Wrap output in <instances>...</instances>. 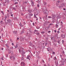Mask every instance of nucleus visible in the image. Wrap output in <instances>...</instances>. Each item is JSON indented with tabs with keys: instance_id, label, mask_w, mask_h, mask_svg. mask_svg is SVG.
<instances>
[{
	"instance_id": "f257e3e1",
	"label": "nucleus",
	"mask_w": 66,
	"mask_h": 66,
	"mask_svg": "<svg viewBox=\"0 0 66 66\" xmlns=\"http://www.w3.org/2000/svg\"><path fill=\"white\" fill-rule=\"evenodd\" d=\"M14 56L15 55L14 54L12 55L10 57V59L12 61H14L15 59Z\"/></svg>"
},
{
	"instance_id": "f03ea898",
	"label": "nucleus",
	"mask_w": 66,
	"mask_h": 66,
	"mask_svg": "<svg viewBox=\"0 0 66 66\" xmlns=\"http://www.w3.org/2000/svg\"><path fill=\"white\" fill-rule=\"evenodd\" d=\"M21 66H25L26 64L24 62H21Z\"/></svg>"
},
{
	"instance_id": "7ed1b4c3",
	"label": "nucleus",
	"mask_w": 66,
	"mask_h": 66,
	"mask_svg": "<svg viewBox=\"0 0 66 66\" xmlns=\"http://www.w3.org/2000/svg\"><path fill=\"white\" fill-rule=\"evenodd\" d=\"M36 14H35H35H34V16L35 17V18H37V17H36Z\"/></svg>"
},
{
	"instance_id": "20e7f679",
	"label": "nucleus",
	"mask_w": 66,
	"mask_h": 66,
	"mask_svg": "<svg viewBox=\"0 0 66 66\" xmlns=\"http://www.w3.org/2000/svg\"><path fill=\"white\" fill-rule=\"evenodd\" d=\"M31 3H32L31 4H32L31 5L32 6H33L34 4V2H33V1H32L31 2Z\"/></svg>"
},
{
	"instance_id": "39448f33",
	"label": "nucleus",
	"mask_w": 66,
	"mask_h": 66,
	"mask_svg": "<svg viewBox=\"0 0 66 66\" xmlns=\"http://www.w3.org/2000/svg\"><path fill=\"white\" fill-rule=\"evenodd\" d=\"M8 22L9 23H10L11 22V20H9L8 22H7V23H8Z\"/></svg>"
},
{
	"instance_id": "423d86ee",
	"label": "nucleus",
	"mask_w": 66,
	"mask_h": 66,
	"mask_svg": "<svg viewBox=\"0 0 66 66\" xmlns=\"http://www.w3.org/2000/svg\"><path fill=\"white\" fill-rule=\"evenodd\" d=\"M3 2L6 3V0H4L3 1Z\"/></svg>"
},
{
	"instance_id": "0eeeda50",
	"label": "nucleus",
	"mask_w": 66,
	"mask_h": 66,
	"mask_svg": "<svg viewBox=\"0 0 66 66\" xmlns=\"http://www.w3.org/2000/svg\"><path fill=\"white\" fill-rule=\"evenodd\" d=\"M1 12L2 13L3 15H4V12L3 11H1Z\"/></svg>"
},
{
	"instance_id": "6e6552de",
	"label": "nucleus",
	"mask_w": 66,
	"mask_h": 66,
	"mask_svg": "<svg viewBox=\"0 0 66 66\" xmlns=\"http://www.w3.org/2000/svg\"><path fill=\"white\" fill-rule=\"evenodd\" d=\"M65 37V35H63L62 36V38H64Z\"/></svg>"
},
{
	"instance_id": "1a4fd4ad",
	"label": "nucleus",
	"mask_w": 66,
	"mask_h": 66,
	"mask_svg": "<svg viewBox=\"0 0 66 66\" xmlns=\"http://www.w3.org/2000/svg\"><path fill=\"white\" fill-rule=\"evenodd\" d=\"M52 54H55V52L54 51L52 52Z\"/></svg>"
},
{
	"instance_id": "9d476101",
	"label": "nucleus",
	"mask_w": 66,
	"mask_h": 66,
	"mask_svg": "<svg viewBox=\"0 0 66 66\" xmlns=\"http://www.w3.org/2000/svg\"><path fill=\"white\" fill-rule=\"evenodd\" d=\"M17 47H18V45H17V44H16V46L15 47V48H17Z\"/></svg>"
},
{
	"instance_id": "9b49d317",
	"label": "nucleus",
	"mask_w": 66,
	"mask_h": 66,
	"mask_svg": "<svg viewBox=\"0 0 66 66\" xmlns=\"http://www.w3.org/2000/svg\"><path fill=\"white\" fill-rule=\"evenodd\" d=\"M27 59H29V60H30V59H29L28 57H27Z\"/></svg>"
},
{
	"instance_id": "f8f14e48",
	"label": "nucleus",
	"mask_w": 66,
	"mask_h": 66,
	"mask_svg": "<svg viewBox=\"0 0 66 66\" xmlns=\"http://www.w3.org/2000/svg\"><path fill=\"white\" fill-rule=\"evenodd\" d=\"M31 10H29V13H31Z\"/></svg>"
},
{
	"instance_id": "ddd939ff",
	"label": "nucleus",
	"mask_w": 66,
	"mask_h": 66,
	"mask_svg": "<svg viewBox=\"0 0 66 66\" xmlns=\"http://www.w3.org/2000/svg\"><path fill=\"white\" fill-rule=\"evenodd\" d=\"M44 31L42 32H41V34H43L44 33Z\"/></svg>"
},
{
	"instance_id": "4468645a",
	"label": "nucleus",
	"mask_w": 66,
	"mask_h": 66,
	"mask_svg": "<svg viewBox=\"0 0 66 66\" xmlns=\"http://www.w3.org/2000/svg\"><path fill=\"white\" fill-rule=\"evenodd\" d=\"M57 59L56 57H55L54 60H56Z\"/></svg>"
},
{
	"instance_id": "2eb2a0df",
	"label": "nucleus",
	"mask_w": 66,
	"mask_h": 66,
	"mask_svg": "<svg viewBox=\"0 0 66 66\" xmlns=\"http://www.w3.org/2000/svg\"><path fill=\"white\" fill-rule=\"evenodd\" d=\"M18 4V2H15V4Z\"/></svg>"
},
{
	"instance_id": "dca6fc26",
	"label": "nucleus",
	"mask_w": 66,
	"mask_h": 66,
	"mask_svg": "<svg viewBox=\"0 0 66 66\" xmlns=\"http://www.w3.org/2000/svg\"><path fill=\"white\" fill-rule=\"evenodd\" d=\"M37 6H38V7H39V4L37 5Z\"/></svg>"
},
{
	"instance_id": "f3484780",
	"label": "nucleus",
	"mask_w": 66,
	"mask_h": 66,
	"mask_svg": "<svg viewBox=\"0 0 66 66\" xmlns=\"http://www.w3.org/2000/svg\"><path fill=\"white\" fill-rule=\"evenodd\" d=\"M6 57H8V54H6Z\"/></svg>"
},
{
	"instance_id": "a211bd4d",
	"label": "nucleus",
	"mask_w": 66,
	"mask_h": 66,
	"mask_svg": "<svg viewBox=\"0 0 66 66\" xmlns=\"http://www.w3.org/2000/svg\"><path fill=\"white\" fill-rule=\"evenodd\" d=\"M5 19H6L7 18V16H5Z\"/></svg>"
},
{
	"instance_id": "6ab92c4d",
	"label": "nucleus",
	"mask_w": 66,
	"mask_h": 66,
	"mask_svg": "<svg viewBox=\"0 0 66 66\" xmlns=\"http://www.w3.org/2000/svg\"><path fill=\"white\" fill-rule=\"evenodd\" d=\"M1 24H3L4 22H1Z\"/></svg>"
},
{
	"instance_id": "aec40b11",
	"label": "nucleus",
	"mask_w": 66,
	"mask_h": 66,
	"mask_svg": "<svg viewBox=\"0 0 66 66\" xmlns=\"http://www.w3.org/2000/svg\"><path fill=\"white\" fill-rule=\"evenodd\" d=\"M54 31V32H56V30H55Z\"/></svg>"
},
{
	"instance_id": "412c9836",
	"label": "nucleus",
	"mask_w": 66,
	"mask_h": 66,
	"mask_svg": "<svg viewBox=\"0 0 66 66\" xmlns=\"http://www.w3.org/2000/svg\"><path fill=\"white\" fill-rule=\"evenodd\" d=\"M28 57H30V56L29 55H28L27 56Z\"/></svg>"
},
{
	"instance_id": "4be33fe9",
	"label": "nucleus",
	"mask_w": 66,
	"mask_h": 66,
	"mask_svg": "<svg viewBox=\"0 0 66 66\" xmlns=\"http://www.w3.org/2000/svg\"><path fill=\"white\" fill-rule=\"evenodd\" d=\"M48 18H51V16H48Z\"/></svg>"
},
{
	"instance_id": "5701e85b",
	"label": "nucleus",
	"mask_w": 66,
	"mask_h": 66,
	"mask_svg": "<svg viewBox=\"0 0 66 66\" xmlns=\"http://www.w3.org/2000/svg\"><path fill=\"white\" fill-rule=\"evenodd\" d=\"M60 1H57V3H60Z\"/></svg>"
},
{
	"instance_id": "b1692460",
	"label": "nucleus",
	"mask_w": 66,
	"mask_h": 66,
	"mask_svg": "<svg viewBox=\"0 0 66 66\" xmlns=\"http://www.w3.org/2000/svg\"><path fill=\"white\" fill-rule=\"evenodd\" d=\"M24 3H25V4H27V2H24Z\"/></svg>"
},
{
	"instance_id": "393cba45",
	"label": "nucleus",
	"mask_w": 66,
	"mask_h": 66,
	"mask_svg": "<svg viewBox=\"0 0 66 66\" xmlns=\"http://www.w3.org/2000/svg\"><path fill=\"white\" fill-rule=\"evenodd\" d=\"M12 45L13 46H14V43H12Z\"/></svg>"
},
{
	"instance_id": "a878e982",
	"label": "nucleus",
	"mask_w": 66,
	"mask_h": 66,
	"mask_svg": "<svg viewBox=\"0 0 66 66\" xmlns=\"http://www.w3.org/2000/svg\"><path fill=\"white\" fill-rule=\"evenodd\" d=\"M57 32L59 33H60V31H57Z\"/></svg>"
},
{
	"instance_id": "bb28decb",
	"label": "nucleus",
	"mask_w": 66,
	"mask_h": 66,
	"mask_svg": "<svg viewBox=\"0 0 66 66\" xmlns=\"http://www.w3.org/2000/svg\"><path fill=\"white\" fill-rule=\"evenodd\" d=\"M37 35H39V33H37Z\"/></svg>"
},
{
	"instance_id": "cd10ccee",
	"label": "nucleus",
	"mask_w": 66,
	"mask_h": 66,
	"mask_svg": "<svg viewBox=\"0 0 66 66\" xmlns=\"http://www.w3.org/2000/svg\"><path fill=\"white\" fill-rule=\"evenodd\" d=\"M35 31L36 32H37V30H35Z\"/></svg>"
},
{
	"instance_id": "c85d7f7f",
	"label": "nucleus",
	"mask_w": 66,
	"mask_h": 66,
	"mask_svg": "<svg viewBox=\"0 0 66 66\" xmlns=\"http://www.w3.org/2000/svg\"><path fill=\"white\" fill-rule=\"evenodd\" d=\"M19 52H20L21 51H22L21 50H19Z\"/></svg>"
},
{
	"instance_id": "c756f323",
	"label": "nucleus",
	"mask_w": 66,
	"mask_h": 66,
	"mask_svg": "<svg viewBox=\"0 0 66 66\" xmlns=\"http://www.w3.org/2000/svg\"><path fill=\"white\" fill-rule=\"evenodd\" d=\"M49 32H51L50 31H48V33H49Z\"/></svg>"
},
{
	"instance_id": "7c9ffc66",
	"label": "nucleus",
	"mask_w": 66,
	"mask_h": 66,
	"mask_svg": "<svg viewBox=\"0 0 66 66\" xmlns=\"http://www.w3.org/2000/svg\"><path fill=\"white\" fill-rule=\"evenodd\" d=\"M63 41V42H62V44H63V43H64V41H63V40H62Z\"/></svg>"
},
{
	"instance_id": "2f4dec72",
	"label": "nucleus",
	"mask_w": 66,
	"mask_h": 66,
	"mask_svg": "<svg viewBox=\"0 0 66 66\" xmlns=\"http://www.w3.org/2000/svg\"><path fill=\"white\" fill-rule=\"evenodd\" d=\"M45 44V46H46V45H47V43H46Z\"/></svg>"
},
{
	"instance_id": "473e14b6",
	"label": "nucleus",
	"mask_w": 66,
	"mask_h": 66,
	"mask_svg": "<svg viewBox=\"0 0 66 66\" xmlns=\"http://www.w3.org/2000/svg\"><path fill=\"white\" fill-rule=\"evenodd\" d=\"M13 14H11V16H13Z\"/></svg>"
},
{
	"instance_id": "72a5a7b5",
	"label": "nucleus",
	"mask_w": 66,
	"mask_h": 66,
	"mask_svg": "<svg viewBox=\"0 0 66 66\" xmlns=\"http://www.w3.org/2000/svg\"><path fill=\"white\" fill-rule=\"evenodd\" d=\"M63 10H64V11L65 10V9L64 8H63Z\"/></svg>"
},
{
	"instance_id": "f704fd0d",
	"label": "nucleus",
	"mask_w": 66,
	"mask_h": 66,
	"mask_svg": "<svg viewBox=\"0 0 66 66\" xmlns=\"http://www.w3.org/2000/svg\"><path fill=\"white\" fill-rule=\"evenodd\" d=\"M6 46H8V45H7V44H6Z\"/></svg>"
},
{
	"instance_id": "c9c22d12",
	"label": "nucleus",
	"mask_w": 66,
	"mask_h": 66,
	"mask_svg": "<svg viewBox=\"0 0 66 66\" xmlns=\"http://www.w3.org/2000/svg\"><path fill=\"white\" fill-rule=\"evenodd\" d=\"M0 22H1H1H3V21H1Z\"/></svg>"
},
{
	"instance_id": "e433bc0d",
	"label": "nucleus",
	"mask_w": 66,
	"mask_h": 66,
	"mask_svg": "<svg viewBox=\"0 0 66 66\" xmlns=\"http://www.w3.org/2000/svg\"><path fill=\"white\" fill-rule=\"evenodd\" d=\"M58 43H60V42L59 41H58L57 42Z\"/></svg>"
},
{
	"instance_id": "4c0bfd02",
	"label": "nucleus",
	"mask_w": 66,
	"mask_h": 66,
	"mask_svg": "<svg viewBox=\"0 0 66 66\" xmlns=\"http://www.w3.org/2000/svg\"><path fill=\"white\" fill-rule=\"evenodd\" d=\"M18 40H19V38H17Z\"/></svg>"
},
{
	"instance_id": "58836bf2",
	"label": "nucleus",
	"mask_w": 66,
	"mask_h": 66,
	"mask_svg": "<svg viewBox=\"0 0 66 66\" xmlns=\"http://www.w3.org/2000/svg\"><path fill=\"white\" fill-rule=\"evenodd\" d=\"M43 62H44V60H43Z\"/></svg>"
},
{
	"instance_id": "ea45409f",
	"label": "nucleus",
	"mask_w": 66,
	"mask_h": 66,
	"mask_svg": "<svg viewBox=\"0 0 66 66\" xmlns=\"http://www.w3.org/2000/svg\"><path fill=\"white\" fill-rule=\"evenodd\" d=\"M4 49L3 48H2V50H3Z\"/></svg>"
},
{
	"instance_id": "a19ab883",
	"label": "nucleus",
	"mask_w": 66,
	"mask_h": 66,
	"mask_svg": "<svg viewBox=\"0 0 66 66\" xmlns=\"http://www.w3.org/2000/svg\"><path fill=\"white\" fill-rule=\"evenodd\" d=\"M56 26H58V25H57V24H56Z\"/></svg>"
},
{
	"instance_id": "79ce46f5",
	"label": "nucleus",
	"mask_w": 66,
	"mask_h": 66,
	"mask_svg": "<svg viewBox=\"0 0 66 66\" xmlns=\"http://www.w3.org/2000/svg\"><path fill=\"white\" fill-rule=\"evenodd\" d=\"M2 36H3V35H4V34H2Z\"/></svg>"
},
{
	"instance_id": "37998d69",
	"label": "nucleus",
	"mask_w": 66,
	"mask_h": 66,
	"mask_svg": "<svg viewBox=\"0 0 66 66\" xmlns=\"http://www.w3.org/2000/svg\"><path fill=\"white\" fill-rule=\"evenodd\" d=\"M7 47L8 48H9V46H7Z\"/></svg>"
},
{
	"instance_id": "c03bdc74",
	"label": "nucleus",
	"mask_w": 66,
	"mask_h": 66,
	"mask_svg": "<svg viewBox=\"0 0 66 66\" xmlns=\"http://www.w3.org/2000/svg\"><path fill=\"white\" fill-rule=\"evenodd\" d=\"M7 11L8 12H9V10H7Z\"/></svg>"
},
{
	"instance_id": "a18cd8bd",
	"label": "nucleus",
	"mask_w": 66,
	"mask_h": 66,
	"mask_svg": "<svg viewBox=\"0 0 66 66\" xmlns=\"http://www.w3.org/2000/svg\"><path fill=\"white\" fill-rule=\"evenodd\" d=\"M9 54L11 53V52H9Z\"/></svg>"
},
{
	"instance_id": "49530a36",
	"label": "nucleus",
	"mask_w": 66,
	"mask_h": 66,
	"mask_svg": "<svg viewBox=\"0 0 66 66\" xmlns=\"http://www.w3.org/2000/svg\"><path fill=\"white\" fill-rule=\"evenodd\" d=\"M38 20V19L37 18V19H36V20Z\"/></svg>"
},
{
	"instance_id": "de8ad7c7",
	"label": "nucleus",
	"mask_w": 66,
	"mask_h": 66,
	"mask_svg": "<svg viewBox=\"0 0 66 66\" xmlns=\"http://www.w3.org/2000/svg\"><path fill=\"white\" fill-rule=\"evenodd\" d=\"M33 25L34 26V23H33Z\"/></svg>"
},
{
	"instance_id": "09e8293b",
	"label": "nucleus",
	"mask_w": 66,
	"mask_h": 66,
	"mask_svg": "<svg viewBox=\"0 0 66 66\" xmlns=\"http://www.w3.org/2000/svg\"><path fill=\"white\" fill-rule=\"evenodd\" d=\"M61 23H62V24H63V22H61Z\"/></svg>"
},
{
	"instance_id": "8fccbe9b",
	"label": "nucleus",
	"mask_w": 66,
	"mask_h": 66,
	"mask_svg": "<svg viewBox=\"0 0 66 66\" xmlns=\"http://www.w3.org/2000/svg\"><path fill=\"white\" fill-rule=\"evenodd\" d=\"M1 38V36H0V38Z\"/></svg>"
},
{
	"instance_id": "3c124183",
	"label": "nucleus",
	"mask_w": 66,
	"mask_h": 66,
	"mask_svg": "<svg viewBox=\"0 0 66 66\" xmlns=\"http://www.w3.org/2000/svg\"><path fill=\"white\" fill-rule=\"evenodd\" d=\"M51 58H52L53 56H51Z\"/></svg>"
},
{
	"instance_id": "603ef678",
	"label": "nucleus",
	"mask_w": 66,
	"mask_h": 66,
	"mask_svg": "<svg viewBox=\"0 0 66 66\" xmlns=\"http://www.w3.org/2000/svg\"><path fill=\"white\" fill-rule=\"evenodd\" d=\"M47 50H48V48H47Z\"/></svg>"
},
{
	"instance_id": "864d4df0",
	"label": "nucleus",
	"mask_w": 66,
	"mask_h": 66,
	"mask_svg": "<svg viewBox=\"0 0 66 66\" xmlns=\"http://www.w3.org/2000/svg\"><path fill=\"white\" fill-rule=\"evenodd\" d=\"M13 9H14V10L15 9V8H13Z\"/></svg>"
},
{
	"instance_id": "5fc2aeb1",
	"label": "nucleus",
	"mask_w": 66,
	"mask_h": 66,
	"mask_svg": "<svg viewBox=\"0 0 66 66\" xmlns=\"http://www.w3.org/2000/svg\"><path fill=\"white\" fill-rule=\"evenodd\" d=\"M50 24V25H51V24Z\"/></svg>"
},
{
	"instance_id": "6e6d98bb",
	"label": "nucleus",
	"mask_w": 66,
	"mask_h": 66,
	"mask_svg": "<svg viewBox=\"0 0 66 66\" xmlns=\"http://www.w3.org/2000/svg\"><path fill=\"white\" fill-rule=\"evenodd\" d=\"M41 18H40V19H41Z\"/></svg>"
},
{
	"instance_id": "4d7b16f0",
	"label": "nucleus",
	"mask_w": 66,
	"mask_h": 66,
	"mask_svg": "<svg viewBox=\"0 0 66 66\" xmlns=\"http://www.w3.org/2000/svg\"><path fill=\"white\" fill-rule=\"evenodd\" d=\"M56 28H58V27H57V26H56Z\"/></svg>"
},
{
	"instance_id": "13d9d810",
	"label": "nucleus",
	"mask_w": 66,
	"mask_h": 66,
	"mask_svg": "<svg viewBox=\"0 0 66 66\" xmlns=\"http://www.w3.org/2000/svg\"><path fill=\"white\" fill-rule=\"evenodd\" d=\"M44 66H46V65H44Z\"/></svg>"
},
{
	"instance_id": "bf43d9fd",
	"label": "nucleus",
	"mask_w": 66,
	"mask_h": 66,
	"mask_svg": "<svg viewBox=\"0 0 66 66\" xmlns=\"http://www.w3.org/2000/svg\"><path fill=\"white\" fill-rule=\"evenodd\" d=\"M43 44L44 45V43H43Z\"/></svg>"
},
{
	"instance_id": "052dcab7",
	"label": "nucleus",
	"mask_w": 66,
	"mask_h": 66,
	"mask_svg": "<svg viewBox=\"0 0 66 66\" xmlns=\"http://www.w3.org/2000/svg\"><path fill=\"white\" fill-rule=\"evenodd\" d=\"M47 51H49V50H48Z\"/></svg>"
},
{
	"instance_id": "680f3d73",
	"label": "nucleus",
	"mask_w": 66,
	"mask_h": 66,
	"mask_svg": "<svg viewBox=\"0 0 66 66\" xmlns=\"http://www.w3.org/2000/svg\"><path fill=\"white\" fill-rule=\"evenodd\" d=\"M31 22H32V20H31Z\"/></svg>"
},
{
	"instance_id": "e2e57ef3",
	"label": "nucleus",
	"mask_w": 66,
	"mask_h": 66,
	"mask_svg": "<svg viewBox=\"0 0 66 66\" xmlns=\"http://www.w3.org/2000/svg\"><path fill=\"white\" fill-rule=\"evenodd\" d=\"M49 22H48V23H49Z\"/></svg>"
},
{
	"instance_id": "0e129e2a",
	"label": "nucleus",
	"mask_w": 66,
	"mask_h": 66,
	"mask_svg": "<svg viewBox=\"0 0 66 66\" xmlns=\"http://www.w3.org/2000/svg\"><path fill=\"white\" fill-rule=\"evenodd\" d=\"M15 32H16V33L17 32V31H15Z\"/></svg>"
},
{
	"instance_id": "69168bd1",
	"label": "nucleus",
	"mask_w": 66,
	"mask_h": 66,
	"mask_svg": "<svg viewBox=\"0 0 66 66\" xmlns=\"http://www.w3.org/2000/svg\"><path fill=\"white\" fill-rule=\"evenodd\" d=\"M58 30H60V29H58Z\"/></svg>"
},
{
	"instance_id": "338daca9",
	"label": "nucleus",
	"mask_w": 66,
	"mask_h": 66,
	"mask_svg": "<svg viewBox=\"0 0 66 66\" xmlns=\"http://www.w3.org/2000/svg\"><path fill=\"white\" fill-rule=\"evenodd\" d=\"M51 25H53V24H51Z\"/></svg>"
},
{
	"instance_id": "774afa93",
	"label": "nucleus",
	"mask_w": 66,
	"mask_h": 66,
	"mask_svg": "<svg viewBox=\"0 0 66 66\" xmlns=\"http://www.w3.org/2000/svg\"><path fill=\"white\" fill-rule=\"evenodd\" d=\"M7 21H9V20H7Z\"/></svg>"
}]
</instances>
